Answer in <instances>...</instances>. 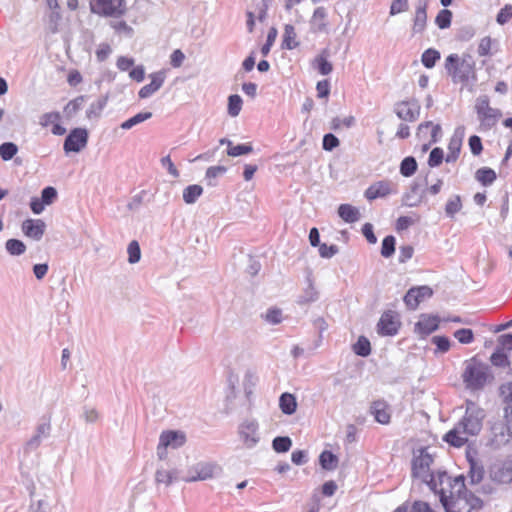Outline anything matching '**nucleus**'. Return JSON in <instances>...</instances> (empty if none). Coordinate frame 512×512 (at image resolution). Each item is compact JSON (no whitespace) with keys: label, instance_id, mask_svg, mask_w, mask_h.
<instances>
[{"label":"nucleus","instance_id":"obj_44","mask_svg":"<svg viewBox=\"0 0 512 512\" xmlns=\"http://www.w3.org/2000/svg\"><path fill=\"white\" fill-rule=\"evenodd\" d=\"M292 440L288 436H277L272 441V448L277 453H285L290 450Z\"/></svg>","mask_w":512,"mask_h":512},{"label":"nucleus","instance_id":"obj_11","mask_svg":"<svg viewBox=\"0 0 512 512\" xmlns=\"http://www.w3.org/2000/svg\"><path fill=\"white\" fill-rule=\"evenodd\" d=\"M433 459L424 449L420 451V455L415 456L412 460V476L421 479L424 483L429 482V478L435 473L430 471V465Z\"/></svg>","mask_w":512,"mask_h":512},{"label":"nucleus","instance_id":"obj_14","mask_svg":"<svg viewBox=\"0 0 512 512\" xmlns=\"http://www.w3.org/2000/svg\"><path fill=\"white\" fill-rule=\"evenodd\" d=\"M394 111L401 120L414 122L420 116V105L416 100L401 101L395 104Z\"/></svg>","mask_w":512,"mask_h":512},{"label":"nucleus","instance_id":"obj_4","mask_svg":"<svg viewBox=\"0 0 512 512\" xmlns=\"http://www.w3.org/2000/svg\"><path fill=\"white\" fill-rule=\"evenodd\" d=\"M463 379L467 387L473 390L482 389L488 381L493 379L487 364L477 361L475 358L466 366Z\"/></svg>","mask_w":512,"mask_h":512},{"label":"nucleus","instance_id":"obj_10","mask_svg":"<svg viewBox=\"0 0 512 512\" xmlns=\"http://www.w3.org/2000/svg\"><path fill=\"white\" fill-rule=\"evenodd\" d=\"M89 139L88 130L85 128H74L66 136L63 144V149L66 154L71 152L79 153L82 151Z\"/></svg>","mask_w":512,"mask_h":512},{"label":"nucleus","instance_id":"obj_37","mask_svg":"<svg viewBox=\"0 0 512 512\" xmlns=\"http://www.w3.org/2000/svg\"><path fill=\"white\" fill-rule=\"evenodd\" d=\"M295 38V28L290 24H286L284 28L282 47L289 50L296 48L298 46V42L295 41Z\"/></svg>","mask_w":512,"mask_h":512},{"label":"nucleus","instance_id":"obj_18","mask_svg":"<svg viewBox=\"0 0 512 512\" xmlns=\"http://www.w3.org/2000/svg\"><path fill=\"white\" fill-rule=\"evenodd\" d=\"M429 0H417L416 10L413 18L412 34L424 32L427 24V7Z\"/></svg>","mask_w":512,"mask_h":512},{"label":"nucleus","instance_id":"obj_35","mask_svg":"<svg viewBox=\"0 0 512 512\" xmlns=\"http://www.w3.org/2000/svg\"><path fill=\"white\" fill-rule=\"evenodd\" d=\"M202 193V186L198 184L189 185L183 190V200L186 204H194Z\"/></svg>","mask_w":512,"mask_h":512},{"label":"nucleus","instance_id":"obj_50","mask_svg":"<svg viewBox=\"0 0 512 512\" xmlns=\"http://www.w3.org/2000/svg\"><path fill=\"white\" fill-rule=\"evenodd\" d=\"M242 108V99L239 95L233 94L228 97V114L231 117L239 115Z\"/></svg>","mask_w":512,"mask_h":512},{"label":"nucleus","instance_id":"obj_27","mask_svg":"<svg viewBox=\"0 0 512 512\" xmlns=\"http://www.w3.org/2000/svg\"><path fill=\"white\" fill-rule=\"evenodd\" d=\"M425 195V190L420 189V184L414 182L407 193L403 196V204L408 207H416L421 202Z\"/></svg>","mask_w":512,"mask_h":512},{"label":"nucleus","instance_id":"obj_8","mask_svg":"<svg viewBox=\"0 0 512 512\" xmlns=\"http://www.w3.org/2000/svg\"><path fill=\"white\" fill-rule=\"evenodd\" d=\"M221 467L214 462H199L188 470L186 482L204 481L218 476L221 473Z\"/></svg>","mask_w":512,"mask_h":512},{"label":"nucleus","instance_id":"obj_5","mask_svg":"<svg viewBox=\"0 0 512 512\" xmlns=\"http://www.w3.org/2000/svg\"><path fill=\"white\" fill-rule=\"evenodd\" d=\"M455 484V478L452 479L445 471H438L427 483L430 490L439 495L441 503L447 501L450 494L457 492Z\"/></svg>","mask_w":512,"mask_h":512},{"label":"nucleus","instance_id":"obj_31","mask_svg":"<svg viewBox=\"0 0 512 512\" xmlns=\"http://www.w3.org/2000/svg\"><path fill=\"white\" fill-rule=\"evenodd\" d=\"M338 215L342 220H344L347 223L357 222L361 217L358 208L350 204H341L338 207Z\"/></svg>","mask_w":512,"mask_h":512},{"label":"nucleus","instance_id":"obj_61","mask_svg":"<svg viewBox=\"0 0 512 512\" xmlns=\"http://www.w3.org/2000/svg\"><path fill=\"white\" fill-rule=\"evenodd\" d=\"M340 144L339 139L332 133H327L323 137L322 146L326 151H332Z\"/></svg>","mask_w":512,"mask_h":512},{"label":"nucleus","instance_id":"obj_63","mask_svg":"<svg viewBox=\"0 0 512 512\" xmlns=\"http://www.w3.org/2000/svg\"><path fill=\"white\" fill-rule=\"evenodd\" d=\"M277 37V29L272 27L267 34L266 43L261 48V53L266 56L270 52V49L275 42Z\"/></svg>","mask_w":512,"mask_h":512},{"label":"nucleus","instance_id":"obj_39","mask_svg":"<svg viewBox=\"0 0 512 512\" xmlns=\"http://www.w3.org/2000/svg\"><path fill=\"white\" fill-rule=\"evenodd\" d=\"M107 104V97H100L95 102H93L86 111V117L88 119L99 118L101 112Z\"/></svg>","mask_w":512,"mask_h":512},{"label":"nucleus","instance_id":"obj_49","mask_svg":"<svg viewBox=\"0 0 512 512\" xmlns=\"http://www.w3.org/2000/svg\"><path fill=\"white\" fill-rule=\"evenodd\" d=\"M18 152V147L13 142H4L0 145V156L4 161L11 160Z\"/></svg>","mask_w":512,"mask_h":512},{"label":"nucleus","instance_id":"obj_29","mask_svg":"<svg viewBox=\"0 0 512 512\" xmlns=\"http://www.w3.org/2000/svg\"><path fill=\"white\" fill-rule=\"evenodd\" d=\"M370 412L374 415L377 422L381 424H388L390 422L388 404L385 401H374L370 407Z\"/></svg>","mask_w":512,"mask_h":512},{"label":"nucleus","instance_id":"obj_15","mask_svg":"<svg viewBox=\"0 0 512 512\" xmlns=\"http://www.w3.org/2000/svg\"><path fill=\"white\" fill-rule=\"evenodd\" d=\"M51 432L50 418H43L36 426L35 434L26 442L25 451L31 452L36 450L43 439L48 438Z\"/></svg>","mask_w":512,"mask_h":512},{"label":"nucleus","instance_id":"obj_51","mask_svg":"<svg viewBox=\"0 0 512 512\" xmlns=\"http://www.w3.org/2000/svg\"><path fill=\"white\" fill-rule=\"evenodd\" d=\"M452 20V12L448 9H442L438 12L435 23L440 29L449 28Z\"/></svg>","mask_w":512,"mask_h":512},{"label":"nucleus","instance_id":"obj_46","mask_svg":"<svg viewBox=\"0 0 512 512\" xmlns=\"http://www.w3.org/2000/svg\"><path fill=\"white\" fill-rule=\"evenodd\" d=\"M462 208V201L459 195H454L445 205V213L449 218H454L455 214Z\"/></svg>","mask_w":512,"mask_h":512},{"label":"nucleus","instance_id":"obj_32","mask_svg":"<svg viewBox=\"0 0 512 512\" xmlns=\"http://www.w3.org/2000/svg\"><path fill=\"white\" fill-rule=\"evenodd\" d=\"M279 407L286 415L294 414L297 409L296 397L288 392L282 393L279 398Z\"/></svg>","mask_w":512,"mask_h":512},{"label":"nucleus","instance_id":"obj_3","mask_svg":"<svg viewBox=\"0 0 512 512\" xmlns=\"http://www.w3.org/2000/svg\"><path fill=\"white\" fill-rule=\"evenodd\" d=\"M475 60L470 54H450L445 60V69L454 83L467 84L476 81Z\"/></svg>","mask_w":512,"mask_h":512},{"label":"nucleus","instance_id":"obj_56","mask_svg":"<svg viewBox=\"0 0 512 512\" xmlns=\"http://www.w3.org/2000/svg\"><path fill=\"white\" fill-rule=\"evenodd\" d=\"M253 151V147L250 144H239L232 145V147L227 149V155L231 157H237L241 155L249 154Z\"/></svg>","mask_w":512,"mask_h":512},{"label":"nucleus","instance_id":"obj_23","mask_svg":"<svg viewBox=\"0 0 512 512\" xmlns=\"http://www.w3.org/2000/svg\"><path fill=\"white\" fill-rule=\"evenodd\" d=\"M439 327L438 316L422 314L420 320L416 323L415 328L419 334L427 336L436 331Z\"/></svg>","mask_w":512,"mask_h":512},{"label":"nucleus","instance_id":"obj_30","mask_svg":"<svg viewBox=\"0 0 512 512\" xmlns=\"http://www.w3.org/2000/svg\"><path fill=\"white\" fill-rule=\"evenodd\" d=\"M307 287L303 290L302 294L299 295L297 303L299 305H308L318 300L319 293L315 289L311 275L306 278Z\"/></svg>","mask_w":512,"mask_h":512},{"label":"nucleus","instance_id":"obj_7","mask_svg":"<svg viewBox=\"0 0 512 512\" xmlns=\"http://www.w3.org/2000/svg\"><path fill=\"white\" fill-rule=\"evenodd\" d=\"M467 459L469 462V471L467 476H464L467 487L469 486V489L471 490L478 488L480 489V493L483 494H491L493 489L489 485L479 486L485 473L483 466L478 461L473 459L469 452L467 453Z\"/></svg>","mask_w":512,"mask_h":512},{"label":"nucleus","instance_id":"obj_6","mask_svg":"<svg viewBox=\"0 0 512 512\" xmlns=\"http://www.w3.org/2000/svg\"><path fill=\"white\" fill-rule=\"evenodd\" d=\"M505 420L506 422L497 419L490 423L487 445L493 449H498L506 444L512 436V419L511 421L509 419Z\"/></svg>","mask_w":512,"mask_h":512},{"label":"nucleus","instance_id":"obj_2","mask_svg":"<svg viewBox=\"0 0 512 512\" xmlns=\"http://www.w3.org/2000/svg\"><path fill=\"white\" fill-rule=\"evenodd\" d=\"M455 482L457 492L450 494L447 501L442 502L447 512H471L482 506V500L476 495L480 493V489H469L463 475L455 477Z\"/></svg>","mask_w":512,"mask_h":512},{"label":"nucleus","instance_id":"obj_22","mask_svg":"<svg viewBox=\"0 0 512 512\" xmlns=\"http://www.w3.org/2000/svg\"><path fill=\"white\" fill-rule=\"evenodd\" d=\"M149 77L151 78V82L143 86L138 93L141 99L150 97L162 87L165 80V72L158 71L150 74Z\"/></svg>","mask_w":512,"mask_h":512},{"label":"nucleus","instance_id":"obj_64","mask_svg":"<svg viewBox=\"0 0 512 512\" xmlns=\"http://www.w3.org/2000/svg\"><path fill=\"white\" fill-rule=\"evenodd\" d=\"M319 254L322 258H332L334 255H336L339 251L338 246L336 245H330L328 246L325 243L320 244L319 246Z\"/></svg>","mask_w":512,"mask_h":512},{"label":"nucleus","instance_id":"obj_60","mask_svg":"<svg viewBox=\"0 0 512 512\" xmlns=\"http://www.w3.org/2000/svg\"><path fill=\"white\" fill-rule=\"evenodd\" d=\"M265 320L273 325L279 324L282 321V311L279 308H270L265 314Z\"/></svg>","mask_w":512,"mask_h":512},{"label":"nucleus","instance_id":"obj_25","mask_svg":"<svg viewBox=\"0 0 512 512\" xmlns=\"http://www.w3.org/2000/svg\"><path fill=\"white\" fill-rule=\"evenodd\" d=\"M159 440L162 445L177 449L185 444L186 436L181 431L169 430L162 432Z\"/></svg>","mask_w":512,"mask_h":512},{"label":"nucleus","instance_id":"obj_54","mask_svg":"<svg viewBox=\"0 0 512 512\" xmlns=\"http://www.w3.org/2000/svg\"><path fill=\"white\" fill-rule=\"evenodd\" d=\"M176 479L175 472L167 471L164 469H158L155 474V480L157 483H163L166 486L172 484V482Z\"/></svg>","mask_w":512,"mask_h":512},{"label":"nucleus","instance_id":"obj_28","mask_svg":"<svg viewBox=\"0 0 512 512\" xmlns=\"http://www.w3.org/2000/svg\"><path fill=\"white\" fill-rule=\"evenodd\" d=\"M500 396L504 404V418L512 419V381L503 383L499 388Z\"/></svg>","mask_w":512,"mask_h":512},{"label":"nucleus","instance_id":"obj_24","mask_svg":"<svg viewBox=\"0 0 512 512\" xmlns=\"http://www.w3.org/2000/svg\"><path fill=\"white\" fill-rule=\"evenodd\" d=\"M391 186H392V183L390 181H386V180L378 181V182L372 184L365 191V197L368 200H374L376 198L385 197V196L393 193Z\"/></svg>","mask_w":512,"mask_h":512},{"label":"nucleus","instance_id":"obj_57","mask_svg":"<svg viewBox=\"0 0 512 512\" xmlns=\"http://www.w3.org/2000/svg\"><path fill=\"white\" fill-rule=\"evenodd\" d=\"M454 337L462 344H469L474 339V334L471 329L462 328L454 332Z\"/></svg>","mask_w":512,"mask_h":512},{"label":"nucleus","instance_id":"obj_9","mask_svg":"<svg viewBox=\"0 0 512 512\" xmlns=\"http://www.w3.org/2000/svg\"><path fill=\"white\" fill-rule=\"evenodd\" d=\"M91 11L102 16L119 17L126 11L124 0H95L90 2Z\"/></svg>","mask_w":512,"mask_h":512},{"label":"nucleus","instance_id":"obj_52","mask_svg":"<svg viewBox=\"0 0 512 512\" xmlns=\"http://www.w3.org/2000/svg\"><path fill=\"white\" fill-rule=\"evenodd\" d=\"M128 262L130 264H136L141 259V249L138 241L133 240L129 243L127 248Z\"/></svg>","mask_w":512,"mask_h":512},{"label":"nucleus","instance_id":"obj_41","mask_svg":"<svg viewBox=\"0 0 512 512\" xmlns=\"http://www.w3.org/2000/svg\"><path fill=\"white\" fill-rule=\"evenodd\" d=\"M353 351L356 355L361 357L369 356L371 353L370 341L365 336H360L353 345Z\"/></svg>","mask_w":512,"mask_h":512},{"label":"nucleus","instance_id":"obj_17","mask_svg":"<svg viewBox=\"0 0 512 512\" xmlns=\"http://www.w3.org/2000/svg\"><path fill=\"white\" fill-rule=\"evenodd\" d=\"M46 229V224L41 219H26L22 222L21 230L26 237L35 241L42 239Z\"/></svg>","mask_w":512,"mask_h":512},{"label":"nucleus","instance_id":"obj_19","mask_svg":"<svg viewBox=\"0 0 512 512\" xmlns=\"http://www.w3.org/2000/svg\"><path fill=\"white\" fill-rule=\"evenodd\" d=\"M258 423L255 420H247L241 424L239 434L248 448L254 447L258 441Z\"/></svg>","mask_w":512,"mask_h":512},{"label":"nucleus","instance_id":"obj_45","mask_svg":"<svg viewBox=\"0 0 512 512\" xmlns=\"http://www.w3.org/2000/svg\"><path fill=\"white\" fill-rule=\"evenodd\" d=\"M109 24L114 29L115 33H117L118 35H123L125 37L131 38L134 34L133 28L129 26L125 21L111 20Z\"/></svg>","mask_w":512,"mask_h":512},{"label":"nucleus","instance_id":"obj_1","mask_svg":"<svg viewBox=\"0 0 512 512\" xmlns=\"http://www.w3.org/2000/svg\"><path fill=\"white\" fill-rule=\"evenodd\" d=\"M484 418V409L472 401H467L465 415L453 429L444 435L443 440L453 447L464 446L468 442L469 436L479 434Z\"/></svg>","mask_w":512,"mask_h":512},{"label":"nucleus","instance_id":"obj_20","mask_svg":"<svg viewBox=\"0 0 512 512\" xmlns=\"http://www.w3.org/2000/svg\"><path fill=\"white\" fill-rule=\"evenodd\" d=\"M399 322L395 319L391 311L384 312L378 322V333L385 336H393L398 332Z\"/></svg>","mask_w":512,"mask_h":512},{"label":"nucleus","instance_id":"obj_13","mask_svg":"<svg viewBox=\"0 0 512 512\" xmlns=\"http://www.w3.org/2000/svg\"><path fill=\"white\" fill-rule=\"evenodd\" d=\"M432 295V288L427 285H423L410 288L405 294L403 300L408 309L415 310L422 301L429 299Z\"/></svg>","mask_w":512,"mask_h":512},{"label":"nucleus","instance_id":"obj_33","mask_svg":"<svg viewBox=\"0 0 512 512\" xmlns=\"http://www.w3.org/2000/svg\"><path fill=\"white\" fill-rule=\"evenodd\" d=\"M328 50L324 49L314 60L313 66L321 75H328L332 72V63L327 60Z\"/></svg>","mask_w":512,"mask_h":512},{"label":"nucleus","instance_id":"obj_26","mask_svg":"<svg viewBox=\"0 0 512 512\" xmlns=\"http://www.w3.org/2000/svg\"><path fill=\"white\" fill-rule=\"evenodd\" d=\"M463 128H457L454 135L451 137L448 145V154L446 156V162H455L458 157L462 146Z\"/></svg>","mask_w":512,"mask_h":512},{"label":"nucleus","instance_id":"obj_59","mask_svg":"<svg viewBox=\"0 0 512 512\" xmlns=\"http://www.w3.org/2000/svg\"><path fill=\"white\" fill-rule=\"evenodd\" d=\"M444 158L443 150L439 147H436L432 149L430 152L429 158H428V165L430 167H437L439 166Z\"/></svg>","mask_w":512,"mask_h":512},{"label":"nucleus","instance_id":"obj_62","mask_svg":"<svg viewBox=\"0 0 512 512\" xmlns=\"http://www.w3.org/2000/svg\"><path fill=\"white\" fill-rule=\"evenodd\" d=\"M512 18V5L506 4L497 14L496 21L500 25H504Z\"/></svg>","mask_w":512,"mask_h":512},{"label":"nucleus","instance_id":"obj_21","mask_svg":"<svg viewBox=\"0 0 512 512\" xmlns=\"http://www.w3.org/2000/svg\"><path fill=\"white\" fill-rule=\"evenodd\" d=\"M327 10L326 8L320 6L317 7L313 15L310 19V29L313 33H326L328 30V21H327Z\"/></svg>","mask_w":512,"mask_h":512},{"label":"nucleus","instance_id":"obj_34","mask_svg":"<svg viewBox=\"0 0 512 512\" xmlns=\"http://www.w3.org/2000/svg\"><path fill=\"white\" fill-rule=\"evenodd\" d=\"M319 464L322 469L333 471L338 466V457L331 451L324 450L319 456Z\"/></svg>","mask_w":512,"mask_h":512},{"label":"nucleus","instance_id":"obj_12","mask_svg":"<svg viewBox=\"0 0 512 512\" xmlns=\"http://www.w3.org/2000/svg\"><path fill=\"white\" fill-rule=\"evenodd\" d=\"M490 479L497 484L512 483V461H500L489 468Z\"/></svg>","mask_w":512,"mask_h":512},{"label":"nucleus","instance_id":"obj_43","mask_svg":"<svg viewBox=\"0 0 512 512\" xmlns=\"http://www.w3.org/2000/svg\"><path fill=\"white\" fill-rule=\"evenodd\" d=\"M439 59L440 52L433 48L425 50L421 57L422 64L428 69L433 68Z\"/></svg>","mask_w":512,"mask_h":512},{"label":"nucleus","instance_id":"obj_42","mask_svg":"<svg viewBox=\"0 0 512 512\" xmlns=\"http://www.w3.org/2000/svg\"><path fill=\"white\" fill-rule=\"evenodd\" d=\"M152 117L151 112H140L136 114L135 116L127 119L123 123H121L120 127L124 130H129L133 128L134 126L150 119Z\"/></svg>","mask_w":512,"mask_h":512},{"label":"nucleus","instance_id":"obj_36","mask_svg":"<svg viewBox=\"0 0 512 512\" xmlns=\"http://www.w3.org/2000/svg\"><path fill=\"white\" fill-rule=\"evenodd\" d=\"M475 178L484 186L491 185L496 179V173L488 167L479 168L475 173Z\"/></svg>","mask_w":512,"mask_h":512},{"label":"nucleus","instance_id":"obj_48","mask_svg":"<svg viewBox=\"0 0 512 512\" xmlns=\"http://www.w3.org/2000/svg\"><path fill=\"white\" fill-rule=\"evenodd\" d=\"M85 101V96L81 95L76 97L75 99L69 101L64 107V112L67 118L73 117L82 107Z\"/></svg>","mask_w":512,"mask_h":512},{"label":"nucleus","instance_id":"obj_38","mask_svg":"<svg viewBox=\"0 0 512 512\" xmlns=\"http://www.w3.org/2000/svg\"><path fill=\"white\" fill-rule=\"evenodd\" d=\"M418 164L413 156L405 157L400 163V173L404 177H410L417 171Z\"/></svg>","mask_w":512,"mask_h":512},{"label":"nucleus","instance_id":"obj_55","mask_svg":"<svg viewBox=\"0 0 512 512\" xmlns=\"http://www.w3.org/2000/svg\"><path fill=\"white\" fill-rule=\"evenodd\" d=\"M491 363L496 367L509 366L508 356L504 353V350L498 348L490 357Z\"/></svg>","mask_w":512,"mask_h":512},{"label":"nucleus","instance_id":"obj_58","mask_svg":"<svg viewBox=\"0 0 512 512\" xmlns=\"http://www.w3.org/2000/svg\"><path fill=\"white\" fill-rule=\"evenodd\" d=\"M57 190L52 186H47L41 191V200L45 205H51L57 199Z\"/></svg>","mask_w":512,"mask_h":512},{"label":"nucleus","instance_id":"obj_47","mask_svg":"<svg viewBox=\"0 0 512 512\" xmlns=\"http://www.w3.org/2000/svg\"><path fill=\"white\" fill-rule=\"evenodd\" d=\"M227 171L225 166H211L206 170L205 179L207 180V184L209 186H216L215 179L221 175H223Z\"/></svg>","mask_w":512,"mask_h":512},{"label":"nucleus","instance_id":"obj_40","mask_svg":"<svg viewBox=\"0 0 512 512\" xmlns=\"http://www.w3.org/2000/svg\"><path fill=\"white\" fill-rule=\"evenodd\" d=\"M6 251L12 256H20L26 252V245L19 239H9L5 243Z\"/></svg>","mask_w":512,"mask_h":512},{"label":"nucleus","instance_id":"obj_53","mask_svg":"<svg viewBox=\"0 0 512 512\" xmlns=\"http://www.w3.org/2000/svg\"><path fill=\"white\" fill-rule=\"evenodd\" d=\"M396 239L392 235L386 236L382 241L381 255L385 258L391 257L395 252Z\"/></svg>","mask_w":512,"mask_h":512},{"label":"nucleus","instance_id":"obj_16","mask_svg":"<svg viewBox=\"0 0 512 512\" xmlns=\"http://www.w3.org/2000/svg\"><path fill=\"white\" fill-rule=\"evenodd\" d=\"M476 110L479 118L489 127L494 125L496 120L502 115L499 109L491 108L489 106V100L487 97L478 99Z\"/></svg>","mask_w":512,"mask_h":512}]
</instances>
